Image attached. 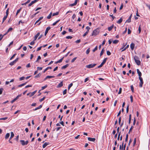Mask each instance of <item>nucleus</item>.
<instances>
[{
  "label": "nucleus",
  "mask_w": 150,
  "mask_h": 150,
  "mask_svg": "<svg viewBox=\"0 0 150 150\" xmlns=\"http://www.w3.org/2000/svg\"><path fill=\"white\" fill-rule=\"evenodd\" d=\"M122 89L121 88H120L119 89V91L118 93V94H120L121 93V92H122Z\"/></svg>",
  "instance_id": "59"
},
{
  "label": "nucleus",
  "mask_w": 150,
  "mask_h": 150,
  "mask_svg": "<svg viewBox=\"0 0 150 150\" xmlns=\"http://www.w3.org/2000/svg\"><path fill=\"white\" fill-rule=\"evenodd\" d=\"M130 87H131V88L132 91V92H133L134 89V87H133V85H132Z\"/></svg>",
  "instance_id": "53"
},
{
  "label": "nucleus",
  "mask_w": 150,
  "mask_h": 150,
  "mask_svg": "<svg viewBox=\"0 0 150 150\" xmlns=\"http://www.w3.org/2000/svg\"><path fill=\"white\" fill-rule=\"evenodd\" d=\"M16 63V62H15L14 61H13V62H11V63H10L9 64L11 66H12Z\"/></svg>",
  "instance_id": "36"
},
{
  "label": "nucleus",
  "mask_w": 150,
  "mask_h": 150,
  "mask_svg": "<svg viewBox=\"0 0 150 150\" xmlns=\"http://www.w3.org/2000/svg\"><path fill=\"white\" fill-rule=\"evenodd\" d=\"M42 105H40V106H38V107H37L36 108H35V109H34V110H37L40 109L41 108H42Z\"/></svg>",
  "instance_id": "23"
},
{
  "label": "nucleus",
  "mask_w": 150,
  "mask_h": 150,
  "mask_svg": "<svg viewBox=\"0 0 150 150\" xmlns=\"http://www.w3.org/2000/svg\"><path fill=\"white\" fill-rule=\"evenodd\" d=\"M41 59V57H40V56H38V58H37V60L35 61V62H39V60L40 59Z\"/></svg>",
  "instance_id": "28"
},
{
  "label": "nucleus",
  "mask_w": 150,
  "mask_h": 150,
  "mask_svg": "<svg viewBox=\"0 0 150 150\" xmlns=\"http://www.w3.org/2000/svg\"><path fill=\"white\" fill-rule=\"evenodd\" d=\"M14 135L13 133V132H11V137H13Z\"/></svg>",
  "instance_id": "64"
},
{
  "label": "nucleus",
  "mask_w": 150,
  "mask_h": 150,
  "mask_svg": "<svg viewBox=\"0 0 150 150\" xmlns=\"http://www.w3.org/2000/svg\"><path fill=\"white\" fill-rule=\"evenodd\" d=\"M4 35H2V34H0V41L2 39Z\"/></svg>",
  "instance_id": "45"
},
{
  "label": "nucleus",
  "mask_w": 150,
  "mask_h": 150,
  "mask_svg": "<svg viewBox=\"0 0 150 150\" xmlns=\"http://www.w3.org/2000/svg\"><path fill=\"white\" fill-rule=\"evenodd\" d=\"M129 105H128L127 107L126 108V112L127 113L129 111Z\"/></svg>",
  "instance_id": "60"
},
{
  "label": "nucleus",
  "mask_w": 150,
  "mask_h": 150,
  "mask_svg": "<svg viewBox=\"0 0 150 150\" xmlns=\"http://www.w3.org/2000/svg\"><path fill=\"white\" fill-rule=\"evenodd\" d=\"M63 82L61 81L60 82V83H59L58 85L57 86V88H60L61 87H62L63 86Z\"/></svg>",
  "instance_id": "13"
},
{
  "label": "nucleus",
  "mask_w": 150,
  "mask_h": 150,
  "mask_svg": "<svg viewBox=\"0 0 150 150\" xmlns=\"http://www.w3.org/2000/svg\"><path fill=\"white\" fill-rule=\"evenodd\" d=\"M129 47V45H127L123 50H122L121 52H122L125 50L126 49L128 48Z\"/></svg>",
  "instance_id": "31"
},
{
  "label": "nucleus",
  "mask_w": 150,
  "mask_h": 150,
  "mask_svg": "<svg viewBox=\"0 0 150 150\" xmlns=\"http://www.w3.org/2000/svg\"><path fill=\"white\" fill-rule=\"evenodd\" d=\"M131 115L130 114L129 115V124H130L131 123Z\"/></svg>",
  "instance_id": "26"
},
{
  "label": "nucleus",
  "mask_w": 150,
  "mask_h": 150,
  "mask_svg": "<svg viewBox=\"0 0 150 150\" xmlns=\"http://www.w3.org/2000/svg\"><path fill=\"white\" fill-rule=\"evenodd\" d=\"M136 138H135L134 139V142L133 143V146H134L136 144Z\"/></svg>",
  "instance_id": "37"
},
{
  "label": "nucleus",
  "mask_w": 150,
  "mask_h": 150,
  "mask_svg": "<svg viewBox=\"0 0 150 150\" xmlns=\"http://www.w3.org/2000/svg\"><path fill=\"white\" fill-rule=\"evenodd\" d=\"M37 90H35V91H34L33 92H32V93L30 92V97H31L32 96H33L37 92Z\"/></svg>",
  "instance_id": "19"
},
{
  "label": "nucleus",
  "mask_w": 150,
  "mask_h": 150,
  "mask_svg": "<svg viewBox=\"0 0 150 150\" xmlns=\"http://www.w3.org/2000/svg\"><path fill=\"white\" fill-rule=\"evenodd\" d=\"M9 8H8L7 10L6 11V15L5 16H8V10H9Z\"/></svg>",
  "instance_id": "48"
},
{
  "label": "nucleus",
  "mask_w": 150,
  "mask_h": 150,
  "mask_svg": "<svg viewBox=\"0 0 150 150\" xmlns=\"http://www.w3.org/2000/svg\"><path fill=\"white\" fill-rule=\"evenodd\" d=\"M37 2L36 0H34V1H32L28 5V6H30L32 5L33 4Z\"/></svg>",
  "instance_id": "8"
},
{
  "label": "nucleus",
  "mask_w": 150,
  "mask_h": 150,
  "mask_svg": "<svg viewBox=\"0 0 150 150\" xmlns=\"http://www.w3.org/2000/svg\"><path fill=\"white\" fill-rule=\"evenodd\" d=\"M132 14H131L130 16H129L128 19L126 21V22L130 23L131 22V20L132 17Z\"/></svg>",
  "instance_id": "14"
},
{
  "label": "nucleus",
  "mask_w": 150,
  "mask_h": 150,
  "mask_svg": "<svg viewBox=\"0 0 150 150\" xmlns=\"http://www.w3.org/2000/svg\"><path fill=\"white\" fill-rule=\"evenodd\" d=\"M12 30H13V28H12L11 27V28H9V29L8 30L6 33L4 35H6V34H7V33L8 32H9L10 31Z\"/></svg>",
  "instance_id": "24"
},
{
  "label": "nucleus",
  "mask_w": 150,
  "mask_h": 150,
  "mask_svg": "<svg viewBox=\"0 0 150 150\" xmlns=\"http://www.w3.org/2000/svg\"><path fill=\"white\" fill-rule=\"evenodd\" d=\"M52 13L51 12L49 15L47 16V18L48 19H50L51 18L52 16Z\"/></svg>",
  "instance_id": "34"
},
{
  "label": "nucleus",
  "mask_w": 150,
  "mask_h": 150,
  "mask_svg": "<svg viewBox=\"0 0 150 150\" xmlns=\"http://www.w3.org/2000/svg\"><path fill=\"white\" fill-rule=\"evenodd\" d=\"M138 30H139V34L141 32V25H139L138 28Z\"/></svg>",
  "instance_id": "43"
},
{
  "label": "nucleus",
  "mask_w": 150,
  "mask_h": 150,
  "mask_svg": "<svg viewBox=\"0 0 150 150\" xmlns=\"http://www.w3.org/2000/svg\"><path fill=\"white\" fill-rule=\"evenodd\" d=\"M134 46H135V44L134 43H132L131 44V45H130V47L131 49L132 50H133V49L134 48Z\"/></svg>",
  "instance_id": "11"
},
{
  "label": "nucleus",
  "mask_w": 150,
  "mask_h": 150,
  "mask_svg": "<svg viewBox=\"0 0 150 150\" xmlns=\"http://www.w3.org/2000/svg\"><path fill=\"white\" fill-rule=\"evenodd\" d=\"M60 21V20H57V21H56L54 23H53L52 24V25L53 26H54V25H56V24L57 23H58L59 21Z\"/></svg>",
  "instance_id": "40"
},
{
  "label": "nucleus",
  "mask_w": 150,
  "mask_h": 150,
  "mask_svg": "<svg viewBox=\"0 0 150 150\" xmlns=\"http://www.w3.org/2000/svg\"><path fill=\"white\" fill-rule=\"evenodd\" d=\"M37 70H41L42 69V68L41 67H38L37 68Z\"/></svg>",
  "instance_id": "58"
},
{
  "label": "nucleus",
  "mask_w": 150,
  "mask_h": 150,
  "mask_svg": "<svg viewBox=\"0 0 150 150\" xmlns=\"http://www.w3.org/2000/svg\"><path fill=\"white\" fill-rule=\"evenodd\" d=\"M86 29H87V31H86V32H87L88 33L89 31V30L90 29V28L88 27V26H87L86 28Z\"/></svg>",
  "instance_id": "42"
},
{
  "label": "nucleus",
  "mask_w": 150,
  "mask_h": 150,
  "mask_svg": "<svg viewBox=\"0 0 150 150\" xmlns=\"http://www.w3.org/2000/svg\"><path fill=\"white\" fill-rule=\"evenodd\" d=\"M135 62L138 65H139L141 64V62L139 60V58L137 56H135L134 57Z\"/></svg>",
  "instance_id": "1"
},
{
  "label": "nucleus",
  "mask_w": 150,
  "mask_h": 150,
  "mask_svg": "<svg viewBox=\"0 0 150 150\" xmlns=\"http://www.w3.org/2000/svg\"><path fill=\"white\" fill-rule=\"evenodd\" d=\"M40 35V33H38L37 34L34 36V41H35Z\"/></svg>",
  "instance_id": "10"
},
{
  "label": "nucleus",
  "mask_w": 150,
  "mask_h": 150,
  "mask_svg": "<svg viewBox=\"0 0 150 150\" xmlns=\"http://www.w3.org/2000/svg\"><path fill=\"white\" fill-rule=\"evenodd\" d=\"M139 79L140 81V83L139 85V86L140 87H142L143 84V81L142 78V77H139Z\"/></svg>",
  "instance_id": "5"
},
{
  "label": "nucleus",
  "mask_w": 150,
  "mask_h": 150,
  "mask_svg": "<svg viewBox=\"0 0 150 150\" xmlns=\"http://www.w3.org/2000/svg\"><path fill=\"white\" fill-rule=\"evenodd\" d=\"M7 16H5L3 18V21L2 22V23H3L4 21L6 20L7 18Z\"/></svg>",
  "instance_id": "33"
},
{
  "label": "nucleus",
  "mask_w": 150,
  "mask_h": 150,
  "mask_svg": "<svg viewBox=\"0 0 150 150\" xmlns=\"http://www.w3.org/2000/svg\"><path fill=\"white\" fill-rule=\"evenodd\" d=\"M88 141L91 142H94L96 140V139L95 138H91L90 137H88Z\"/></svg>",
  "instance_id": "7"
},
{
  "label": "nucleus",
  "mask_w": 150,
  "mask_h": 150,
  "mask_svg": "<svg viewBox=\"0 0 150 150\" xmlns=\"http://www.w3.org/2000/svg\"><path fill=\"white\" fill-rule=\"evenodd\" d=\"M20 142H21L22 145L23 146H24L25 145H26L28 144V140L25 142L23 140H20Z\"/></svg>",
  "instance_id": "4"
},
{
  "label": "nucleus",
  "mask_w": 150,
  "mask_h": 150,
  "mask_svg": "<svg viewBox=\"0 0 150 150\" xmlns=\"http://www.w3.org/2000/svg\"><path fill=\"white\" fill-rule=\"evenodd\" d=\"M25 78L24 76H23L19 78L20 81H22L23 80H24L25 79Z\"/></svg>",
  "instance_id": "51"
},
{
  "label": "nucleus",
  "mask_w": 150,
  "mask_h": 150,
  "mask_svg": "<svg viewBox=\"0 0 150 150\" xmlns=\"http://www.w3.org/2000/svg\"><path fill=\"white\" fill-rule=\"evenodd\" d=\"M64 58V57H63L62 58L60 59L59 60L55 62V63L56 64H57V63H60L61 62H62V61Z\"/></svg>",
  "instance_id": "17"
},
{
  "label": "nucleus",
  "mask_w": 150,
  "mask_h": 150,
  "mask_svg": "<svg viewBox=\"0 0 150 150\" xmlns=\"http://www.w3.org/2000/svg\"><path fill=\"white\" fill-rule=\"evenodd\" d=\"M69 66V64H66V65L63 66L62 68H61V69H65V68H66L67 67H68Z\"/></svg>",
  "instance_id": "22"
},
{
  "label": "nucleus",
  "mask_w": 150,
  "mask_h": 150,
  "mask_svg": "<svg viewBox=\"0 0 150 150\" xmlns=\"http://www.w3.org/2000/svg\"><path fill=\"white\" fill-rule=\"evenodd\" d=\"M47 86L46 85L42 87L41 88V90H44V89H45V88H46L47 87Z\"/></svg>",
  "instance_id": "39"
},
{
  "label": "nucleus",
  "mask_w": 150,
  "mask_h": 150,
  "mask_svg": "<svg viewBox=\"0 0 150 150\" xmlns=\"http://www.w3.org/2000/svg\"><path fill=\"white\" fill-rule=\"evenodd\" d=\"M49 142H45L42 146L43 148H45L49 144Z\"/></svg>",
  "instance_id": "15"
},
{
  "label": "nucleus",
  "mask_w": 150,
  "mask_h": 150,
  "mask_svg": "<svg viewBox=\"0 0 150 150\" xmlns=\"http://www.w3.org/2000/svg\"><path fill=\"white\" fill-rule=\"evenodd\" d=\"M55 77L54 76H47V78L48 79H50L52 78H54Z\"/></svg>",
  "instance_id": "44"
},
{
  "label": "nucleus",
  "mask_w": 150,
  "mask_h": 150,
  "mask_svg": "<svg viewBox=\"0 0 150 150\" xmlns=\"http://www.w3.org/2000/svg\"><path fill=\"white\" fill-rule=\"evenodd\" d=\"M41 75V74L40 73L36 75L35 77V78H37L38 77H39Z\"/></svg>",
  "instance_id": "30"
},
{
  "label": "nucleus",
  "mask_w": 150,
  "mask_h": 150,
  "mask_svg": "<svg viewBox=\"0 0 150 150\" xmlns=\"http://www.w3.org/2000/svg\"><path fill=\"white\" fill-rule=\"evenodd\" d=\"M119 42V40H115L113 41V44H117Z\"/></svg>",
  "instance_id": "41"
},
{
  "label": "nucleus",
  "mask_w": 150,
  "mask_h": 150,
  "mask_svg": "<svg viewBox=\"0 0 150 150\" xmlns=\"http://www.w3.org/2000/svg\"><path fill=\"white\" fill-rule=\"evenodd\" d=\"M78 0H75L74 3L73 4H71L69 5V6H73L76 5L77 3V2Z\"/></svg>",
  "instance_id": "9"
},
{
  "label": "nucleus",
  "mask_w": 150,
  "mask_h": 150,
  "mask_svg": "<svg viewBox=\"0 0 150 150\" xmlns=\"http://www.w3.org/2000/svg\"><path fill=\"white\" fill-rule=\"evenodd\" d=\"M114 25L113 24L112 25L108 28V30L109 31H110L114 28Z\"/></svg>",
  "instance_id": "20"
},
{
  "label": "nucleus",
  "mask_w": 150,
  "mask_h": 150,
  "mask_svg": "<svg viewBox=\"0 0 150 150\" xmlns=\"http://www.w3.org/2000/svg\"><path fill=\"white\" fill-rule=\"evenodd\" d=\"M59 12H57L56 13H54L52 14V16H57L59 14Z\"/></svg>",
  "instance_id": "32"
},
{
  "label": "nucleus",
  "mask_w": 150,
  "mask_h": 150,
  "mask_svg": "<svg viewBox=\"0 0 150 150\" xmlns=\"http://www.w3.org/2000/svg\"><path fill=\"white\" fill-rule=\"evenodd\" d=\"M123 144H124V142H123L122 143V145L121 146V145L120 146V149H122V150H123Z\"/></svg>",
  "instance_id": "29"
},
{
  "label": "nucleus",
  "mask_w": 150,
  "mask_h": 150,
  "mask_svg": "<svg viewBox=\"0 0 150 150\" xmlns=\"http://www.w3.org/2000/svg\"><path fill=\"white\" fill-rule=\"evenodd\" d=\"M123 4L122 3L121 4V6L120 8V10H121V9H122V8H123Z\"/></svg>",
  "instance_id": "56"
},
{
  "label": "nucleus",
  "mask_w": 150,
  "mask_h": 150,
  "mask_svg": "<svg viewBox=\"0 0 150 150\" xmlns=\"http://www.w3.org/2000/svg\"><path fill=\"white\" fill-rule=\"evenodd\" d=\"M137 73L138 74V75L139 76V77H141V76L142 75V74L141 72L139 71V69H137Z\"/></svg>",
  "instance_id": "12"
},
{
  "label": "nucleus",
  "mask_w": 150,
  "mask_h": 150,
  "mask_svg": "<svg viewBox=\"0 0 150 150\" xmlns=\"http://www.w3.org/2000/svg\"><path fill=\"white\" fill-rule=\"evenodd\" d=\"M4 90V89L3 88H0V94H1L2 93V91Z\"/></svg>",
  "instance_id": "55"
},
{
  "label": "nucleus",
  "mask_w": 150,
  "mask_h": 150,
  "mask_svg": "<svg viewBox=\"0 0 150 150\" xmlns=\"http://www.w3.org/2000/svg\"><path fill=\"white\" fill-rule=\"evenodd\" d=\"M21 9V8L20 9L18 10L16 12V16L18 15V14L20 12Z\"/></svg>",
  "instance_id": "35"
},
{
  "label": "nucleus",
  "mask_w": 150,
  "mask_h": 150,
  "mask_svg": "<svg viewBox=\"0 0 150 150\" xmlns=\"http://www.w3.org/2000/svg\"><path fill=\"white\" fill-rule=\"evenodd\" d=\"M10 134L9 133H7L6 134L5 136V139H7L9 137Z\"/></svg>",
  "instance_id": "25"
},
{
  "label": "nucleus",
  "mask_w": 150,
  "mask_h": 150,
  "mask_svg": "<svg viewBox=\"0 0 150 150\" xmlns=\"http://www.w3.org/2000/svg\"><path fill=\"white\" fill-rule=\"evenodd\" d=\"M27 82H26L25 83H22V84H21L19 85H18V87H21L23 86H24L27 83Z\"/></svg>",
  "instance_id": "21"
},
{
  "label": "nucleus",
  "mask_w": 150,
  "mask_h": 150,
  "mask_svg": "<svg viewBox=\"0 0 150 150\" xmlns=\"http://www.w3.org/2000/svg\"><path fill=\"white\" fill-rule=\"evenodd\" d=\"M73 85V83H71L70 84L68 87V89L69 90L70 88Z\"/></svg>",
  "instance_id": "38"
},
{
  "label": "nucleus",
  "mask_w": 150,
  "mask_h": 150,
  "mask_svg": "<svg viewBox=\"0 0 150 150\" xmlns=\"http://www.w3.org/2000/svg\"><path fill=\"white\" fill-rule=\"evenodd\" d=\"M45 97H43L42 98L40 99L39 101L40 102H42V101H43V100H45Z\"/></svg>",
  "instance_id": "52"
},
{
  "label": "nucleus",
  "mask_w": 150,
  "mask_h": 150,
  "mask_svg": "<svg viewBox=\"0 0 150 150\" xmlns=\"http://www.w3.org/2000/svg\"><path fill=\"white\" fill-rule=\"evenodd\" d=\"M22 95L21 94H20V95H18V96H17L15 98L17 100L19 97L21 96Z\"/></svg>",
  "instance_id": "54"
},
{
  "label": "nucleus",
  "mask_w": 150,
  "mask_h": 150,
  "mask_svg": "<svg viewBox=\"0 0 150 150\" xmlns=\"http://www.w3.org/2000/svg\"><path fill=\"white\" fill-rule=\"evenodd\" d=\"M96 65V64H91L89 65H86V68L90 69L91 68H93Z\"/></svg>",
  "instance_id": "3"
},
{
  "label": "nucleus",
  "mask_w": 150,
  "mask_h": 150,
  "mask_svg": "<svg viewBox=\"0 0 150 150\" xmlns=\"http://www.w3.org/2000/svg\"><path fill=\"white\" fill-rule=\"evenodd\" d=\"M128 134H127V135H126V138L125 139V141L126 142H127V141L128 140Z\"/></svg>",
  "instance_id": "49"
},
{
  "label": "nucleus",
  "mask_w": 150,
  "mask_h": 150,
  "mask_svg": "<svg viewBox=\"0 0 150 150\" xmlns=\"http://www.w3.org/2000/svg\"><path fill=\"white\" fill-rule=\"evenodd\" d=\"M51 28L50 27H47L46 29L45 33V35L46 36L48 32V31Z\"/></svg>",
  "instance_id": "6"
},
{
  "label": "nucleus",
  "mask_w": 150,
  "mask_h": 150,
  "mask_svg": "<svg viewBox=\"0 0 150 150\" xmlns=\"http://www.w3.org/2000/svg\"><path fill=\"white\" fill-rule=\"evenodd\" d=\"M16 55V54H13V56L10 58V60H11L14 58V57Z\"/></svg>",
  "instance_id": "47"
},
{
  "label": "nucleus",
  "mask_w": 150,
  "mask_h": 150,
  "mask_svg": "<svg viewBox=\"0 0 150 150\" xmlns=\"http://www.w3.org/2000/svg\"><path fill=\"white\" fill-rule=\"evenodd\" d=\"M77 58V57H74V58L73 59H72V60H71V62L72 63H73V62L75 61V60H76V59Z\"/></svg>",
  "instance_id": "57"
},
{
  "label": "nucleus",
  "mask_w": 150,
  "mask_h": 150,
  "mask_svg": "<svg viewBox=\"0 0 150 150\" xmlns=\"http://www.w3.org/2000/svg\"><path fill=\"white\" fill-rule=\"evenodd\" d=\"M66 38H67V39H71L72 38V37L71 36H67L66 37Z\"/></svg>",
  "instance_id": "50"
},
{
  "label": "nucleus",
  "mask_w": 150,
  "mask_h": 150,
  "mask_svg": "<svg viewBox=\"0 0 150 150\" xmlns=\"http://www.w3.org/2000/svg\"><path fill=\"white\" fill-rule=\"evenodd\" d=\"M107 58H105L104 59L103 62L101 63V64L102 65H103L105 64V63L106 62V60H107Z\"/></svg>",
  "instance_id": "16"
},
{
  "label": "nucleus",
  "mask_w": 150,
  "mask_h": 150,
  "mask_svg": "<svg viewBox=\"0 0 150 150\" xmlns=\"http://www.w3.org/2000/svg\"><path fill=\"white\" fill-rule=\"evenodd\" d=\"M67 90L66 89L64 90L63 91V94L65 95L67 93Z\"/></svg>",
  "instance_id": "63"
},
{
  "label": "nucleus",
  "mask_w": 150,
  "mask_h": 150,
  "mask_svg": "<svg viewBox=\"0 0 150 150\" xmlns=\"http://www.w3.org/2000/svg\"><path fill=\"white\" fill-rule=\"evenodd\" d=\"M99 29L98 28H97L93 31L92 35L96 36L99 33Z\"/></svg>",
  "instance_id": "2"
},
{
  "label": "nucleus",
  "mask_w": 150,
  "mask_h": 150,
  "mask_svg": "<svg viewBox=\"0 0 150 150\" xmlns=\"http://www.w3.org/2000/svg\"><path fill=\"white\" fill-rule=\"evenodd\" d=\"M98 49V46H96L95 48L93 50V52H94Z\"/></svg>",
  "instance_id": "46"
},
{
  "label": "nucleus",
  "mask_w": 150,
  "mask_h": 150,
  "mask_svg": "<svg viewBox=\"0 0 150 150\" xmlns=\"http://www.w3.org/2000/svg\"><path fill=\"white\" fill-rule=\"evenodd\" d=\"M104 48H103L102 50L101 51L100 54V56H101L103 54L104 52Z\"/></svg>",
  "instance_id": "27"
},
{
  "label": "nucleus",
  "mask_w": 150,
  "mask_h": 150,
  "mask_svg": "<svg viewBox=\"0 0 150 150\" xmlns=\"http://www.w3.org/2000/svg\"><path fill=\"white\" fill-rule=\"evenodd\" d=\"M107 54L108 55H110L111 54V53L109 51H107Z\"/></svg>",
  "instance_id": "62"
},
{
  "label": "nucleus",
  "mask_w": 150,
  "mask_h": 150,
  "mask_svg": "<svg viewBox=\"0 0 150 150\" xmlns=\"http://www.w3.org/2000/svg\"><path fill=\"white\" fill-rule=\"evenodd\" d=\"M7 118H8L7 117L0 118V120H5L7 119Z\"/></svg>",
  "instance_id": "61"
},
{
  "label": "nucleus",
  "mask_w": 150,
  "mask_h": 150,
  "mask_svg": "<svg viewBox=\"0 0 150 150\" xmlns=\"http://www.w3.org/2000/svg\"><path fill=\"white\" fill-rule=\"evenodd\" d=\"M122 20L123 19L122 18H121L117 22V23L118 24H120L122 23Z\"/></svg>",
  "instance_id": "18"
}]
</instances>
